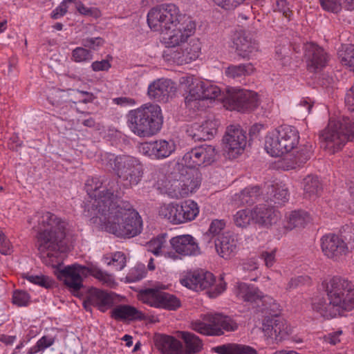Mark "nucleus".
<instances>
[{
  "label": "nucleus",
  "instance_id": "obj_1",
  "mask_svg": "<svg viewBox=\"0 0 354 354\" xmlns=\"http://www.w3.org/2000/svg\"><path fill=\"white\" fill-rule=\"evenodd\" d=\"M85 189L92 201L84 214L93 224L119 238L130 239L141 233L142 218L129 202L118 199L116 180L93 177L87 180Z\"/></svg>",
  "mask_w": 354,
  "mask_h": 354
},
{
  "label": "nucleus",
  "instance_id": "obj_2",
  "mask_svg": "<svg viewBox=\"0 0 354 354\" xmlns=\"http://www.w3.org/2000/svg\"><path fill=\"white\" fill-rule=\"evenodd\" d=\"M328 302L319 299L312 304L313 310L325 319L342 315L354 308V285L348 279L335 276L325 286Z\"/></svg>",
  "mask_w": 354,
  "mask_h": 354
},
{
  "label": "nucleus",
  "instance_id": "obj_3",
  "mask_svg": "<svg viewBox=\"0 0 354 354\" xmlns=\"http://www.w3.org/2000/svg\"><path fill=\"white\" fill-rule=\"evenodd\" d=\"M38 222L45 229L37 234V246L40 253L44 254V262L48 264V259L54 256L53 252L62 250L67 223L49 212H44Z\"/></svg>",
  "mask_w": 354,
  "mask_h": 354
},
{
  "label": "nucleus",
  "instance_id": "obj_4",
  "mask_svg": "<svg viewBox=\"0 0 354 354\" xmlns=\"http://www.w3.org/2000/svg\"><path fill=\"white\" fill-rule=\"evenodd\" d=\"M127 125L139 137H149L161 129L163 117L158 104H147L127 114Z\"/></svg>",
  "mask_w": 354,
  "mask_h": 354
},
{
  "label": "nucleus",
  "instance_id": "obj_5",
  "mask_svg": "<svg viewBox=\"0 0 354 354\" xmlns=\"http://www.w3.org/2000/svg\"><path fill=\"white\" fill-rule=\"evenodd\" d=\"M87 273L106 286H111L115 283L114 277L112 274L96 266L87 268L78 264H73L62 270H58L56 274L59 279L64 281L71 291L77 292L83 286L82 276L86 275Z\"/></svg>",
  "mask_w": 354,
  "mask_h": 354
},
{
  "label": "nucleus",
  "instance_id": "obj_6",
  "mask_svg": "<svg viewBox=\"0 0 354 354\" xmlns=\"http://www.w3.org/2000/svg\"><path fill=\"white\" fill-rule=\"evenodd\" d=\"M107 159L108 164L123 183L124 187H132L141 181L144 168L138 158L129 155L115 156L114 154H109Z\"/></svg>",
  "mask_w": 354,
  "mask_h": 354
},
{
  "label": "nucleus",
  "instance_id": "obj_7",
  "mask_svg": "<svg viewBox=\"0 0 354 354\" xmlns=\"http://www.w3.org/2000/svg\"><path fill=\"white\" fill-rule=\"evenodd\" d=\"M298 131L292 126L283 125L270 132L265 138V149L273 157L290 152L299 144Z\"/></svg>",
  "mask_w": 354,
  "mask_h": 354
},
{
  "label": "nucleus",
  "instance_id": "obj_8",
  "mask_svg": "<svg viewBox=\"0 0 354 354\" xmlns=\"http://www.w3.org/2000/svg\"><path fill=\"white\" fill-rule=\"evenodd\" d=\"M182 15L178 8L173 3H163L151 8L147 14V23L153 31L163 33L166 30L175 27Z\"/></svg>",
  "mask_w": 354,
  "mask_h": 354
},
{
  "label": "nucleus",
  "instance_id": "obj_9",
  "mask_svg": "<svg viewBox=\"0 0 354 354\" xmlns=\"http://www.w3.org/2000/svg\"><path fill=\"white\" fill-rule=\"evenodd\" d=\"M191 328L194 331L205 335H221L223 330L234 331L238 324L230 317L222 314H207L202 320L191 323Z\"/></svg>",
  "mask_w": 354,
  "mask_h": 354
},
{
  "label": "nucleus",
  "instance_id": "obj_10",
  "mask_svg": "<svg viewBox=\"0 0 354 354\" xmlns=\"http://www.w3.org/2000/svg\"><path fill=\"white\" fill-rule=\"evenodd\" d=\"M169 243L174 251L166 252L164 255L173 261L181 260L187 257H196L201 254L198 243L190 234L174 236L169 240Z\"/></svg>",
  "mask_w": 354,
  "mask_h": 354
},
{
  "label": "nucleus",
  "instance_id": "obj_11",
  "mask_svg": "<svg viewBox=\"0 0 354 354\" xmlns=\"http://www.w3.org/2000/svg\"><path fill=\"white\" fill-rule=\"evenodd\" d=\"M224 103L227 109L239 112L253 111L259 104L256 92L241 88H232L225 97Z\"/></svg>",
  "mask_w": 354,
  "mask_h": 354
},
{
  "label": "nucleus",
  "instance_id": "obj_12",
  "mask_svg": "<svg viewBox=\"0 0 354 354\" xmlns=\"http://www.w3.org/2000/svg\"><path fill=\"white\" fill-rule=\"evenodd\" d=\"M139 296L140 300L152 307L175 310L180 306V301L175 295L156 288L142 290Z\"/></svg>",
  "mask_w": 354,
  "mask_h": 354
},
{
  "label": "nucleus",
  "instance_id": "obj_13",
  "mask_svg": "<svg viewBox=\"0 0 354 354\" xmlns=\"http://www.w3.org/2000/svg\"><path fill=\"white\" fill-rule=\"evenodd\" d=\"M175 27L166 30L163 33L167 35V44L171 46L185 42L196 30V23L189 16H181Z\"/></svg>",
  "mask_w": 354,
  "mask_h": 354
},
{
  "label": "nucleus",
  "instance_id": "obj_14",
  "mask_svg": "<svg viewBox=\"0 0 354 354\" xmlns=\"http://www.w3.org/2000/svg\"><path fill=\"white\" fill-rule=\"evenodd\" d=\"M216 150L212 145H203L187 151L183 158L184 164L189 168L206 167L215 160Z\"/></svg>",
  "mask_w": 354,
  "mask_h": 354
},
{
  "label": "nucleus",
  "instance_id": "obj_15",
  "mask_svg": "<svg viewBox=\"0 0 354 354\" xmlns=\"http://www.w3.org/2000/svg\"><path fill=\"white\" fill-rule=\"evenodd\" d=\"M262 330L266 336L276 342L286 339L291 333V326L287 321L277 315L264 318Z\"/></svg>",
  "mask_w": 354,
  "mask_h": 354
},
{
  "label": "nucleus",
  "instance_id": "obj_16",
  "mask_svg": "<svg viewBox=\"0 0 354 354\" xmlns=\"http://www.w3.org/2000/svg\"><path fill=\"white\" fill-rule=\"evenodd\" d=\"M338 121H330L322 133V147L334 153L341 149L347 142Z\"/></svg>",
  "mask_w": 354,
  "mask_h": 354
},
{
  "label": "nucleus",
  "instance_id": "obj_17",
  "mask_svg": "<svg viewBox=\"0 0 354 354\" xmlns=\"http://www.w3.org/2000/svg\"><path fill=\"white\" fill-rule=\"evenodd\" d=\"M225 151L229 158H234L241 154L246 146L245 133L239 127L230 126L223 138Z\"/></svg>",
  "mask_w": 354,
  "mask_h": 354
},
{
  "label": "nucleus",
  "instance_id": "obj_18",
  "mask_svg": "<svg viewBox=\"0 0 354 354\" xmlns=\"http://www.w3.org/2000/svg\"><path fill=\"white\" fill-rule=\"evenodd\" d=\"M322 252L328 258L335 261L346 255L348 251V246L342 238L335 234H327L321 239Z\"/></svg>",
  "mask_w": 354,
  "mask_h": 354
},
{
  "label": "nucleus",
  "instance_id": "obj_19",
  "mask_svg": "<svg viewBox=\"0 0 354 354\" xmlns=\"http://www.w3.org/2000/svg\"><path fill=\"white\" fill-rule=\"evenodd\" d=\"M176 149L174 140H158L153 142L142 143L139 151L142 154L155 159L169 157Z\"/></svg>",
  "mask_w": 354,
  "mask_h": 354
},
{
  "label": "nucleus",
  "instance_id": "obj_20",
  "mask_svg": "<svg viewBox=\"0 0 354 354\" xmlns=\"http://www.w3.org/2000/svg\"><path fill=\"white\" fill-rule=\"evenodd\" d=\"M182 84L187 86V95L185 98L186 106L193 110H201L205 107L203 103V81L187 76L182 78Z\"/></svg>",
  "mask_w": 354,
  "mask_h": 354
},
{
  "label": "nucleus",
  "instance_id": "obj_21",
  "mask_svg": "<svg viewBox=\"0 0 354 354\" xmlns=\"http://www.w3.org/2000/svg\"><path fill=\"white\" fill-rule=\"evenodd\" d=\"M176 91V87L174 82L168 79L160 78L149 85L147 94L151 100L166 103L173 97Z\"/></svg>",
  "mask_w": 354,
  "mask_h": 354
},
{
  "label": "nucleus",
  "instance_id": "obj_22",
  "mask_svg": "<svg viewBox=\"0 0 354 354\" xmlns=\"http://www.w3.org/2000/svg\"><path fill=\"white\" fill-rule=\"evenodd\" d=\"M212 273L204 270H195L186 274L180 282L189 289L200 291L210 288L214 283Z\"/></svg>",
  "mask_w": 354,
  "mask_h": 354
},
{
  "label": "nucleus",
  "instance_id": "obj_23",
  "mask_svg": "<svg viewBox=\"0 0 354 354\" xmlns=\"http://www.w3.org/2000/svg\"><path fill=\"white\" fill-rule=\"evenodd\" d=\"M305 57L308 69L311 72L322 69L329 60V55L324 49L314 43L305 45Z\"/></svg>",
  "mask_w": 354,
  "mask_h": 354
},
{
  "label": "nucleus",
  "instance_id": "obj_24",
  "mask_svg": "<svg viewBox=\"0 0 354 354\" xmlns=\"http://www.w3.org/2000/svg\"><path fill=\"white\" fill-rule=\"evenodd\" d=\"M232 40L237 55L243 59H250L259 49L257 41L244 30L236 31Z\"/></svg>",
  "mask_w": 354,
  "mask_h": 354
},
{
  "label": "nucleus",
  "instance_id": "obj_25",
  "mask_svg": "<svg viewBox=\"0 0 354 354\" xmlns=\"http://www.w3.org/2000/svg\"><path fill=\"white\" fill-rule=\"evenodd\" d=\"M201 44L192 40L183 48H178L171 53V57L178 65L189 64L196 60L201 54Z\"/></svg>",
  "mask_w": 354,
  "mask_h": 354
},
{
  "label": "nucleus",
  "instance_id": "obj_26",
  "mask_svg": "<svg viewBox=\"0 0 354 354\" xmlns=\"http://www.w3.org/2000/svg\"><path fill=\"white\" fill-rule=\"evenodd\" d=\"M214 244L218 254L225 259H230L237 251V239L230 232L219 235Z\"/></svg>",
  "mask_w": 354,
  "mask_h": 354
},
{
  "label": "nucleus",
  "instance_id": "obj_27",
  "mask_svg": "<svg viewBox=\"0 0 354 354\" xmlns=\"http://www.w3.org/2000/svg\"><path fill=\"white\" fill-rule=\"evenodd\" d=\"M218 122L214 119H208L202 124L194 123L189 130V135L194 140H210L217 131Z\"/></svg>",
  "mask_w": 354,
  "mask_h": 354
},
{
  "label": "nucleus",
  "instance_id": "obj_28",
  "mask_svg": "<svg viewBox=\"0 0 354 354\" xmlns=\"http://www.w3.org/2000/svg\"><path fill=\"white\" fill-rule=\"evenodd\" d=\"M254 221L262 226L270 227L280 218V213L266 204L256 206L253 209Z\"/></svg>",
  "mask_w": 354,
  "mask_h": 354
},
{
  "label": "nucleus",
  "instance_id": "obj_29",
  "mask_svg": "<svg viewBox=\"0 0 354 354\" xmlns=\"http://www.w3.org/2000/svg\"><path fill=\"white\" fill-rule=\"evenodd\" d=\"M155 346L162 354H180L182 343L175 337L166 335L156 336Z\"/></svg>",
  "mask_w": 354,
  "mask_h": 354
},
{
  "label": "nucleus",
  "instance_id": "obj_30",
  "mask_svg": "<svg viewBox=\"0 0 354 354\" xmlns=\"http://www.w3.org/2000/svg\"><path fill=\"white\" fill-rule=\"evenodd\" d=\"M87 301L90 304L97 307L100 311L105 312L112 305L113 297L108 292L97 288H92L89 291Z\"/></svg>",
  "mask_w": 354,
  "mask_h": 354
},
{
  "label": "nucleus",
  "instance_id": "obj_31",
  "mask_svg": "<svg viewBox=\"0 0 354 354\" xmlns=\"http://www.w3.org/2000/svg\"><path fill=\"white\" fill-rule=\"evenodd\" d=\"M111 317L115 320H141L144 318L143 313L136 308L125 304L116 306L111 310Z\"/></svg>",
  "mask_w": 354,
  "mask_h": 354
},
{
  "label": "nucleus",
  "instance_id": "obj_32",
  "mask_svg": "<svg viewBox=\"0 0 354 354\" xmlns=\"http://www.w3.org/2000/svg\"><path fill=\"white\" fill-rule=\"evenodd\" d=\"M180 337L183 339L185 348L182 346L180 354H196L201 351L203 347L202 340L195 334L182 331Z\"/></svg>",
  "mask_w": 354,
  "mask_h": 354
},
{
  "label": "nucleus",
  "instance_id": "obj_33",
  "mask_svg": "<svg viewBox=\"0 0 354 354\" xmlns=\"http://www.w3.org/2000/svg\"><path fill=\"white\" fill-rule=\"evenodd\" d=\"M180 207L181 203L164 204L159 209V215L174 225L181 224L183 223V215Z\"/></svg>",
  "mask_w": 354,
  "mask_h": 354
},
{
  "label": "nucleus",
  "instance_id": "obj_34",
  "mask_svg": "<svg viewBox=\"0 0 354 354\" xmlns=\"http://www.w3.org/2000/svg\"><path fill=\"white\" fill-rule=\"evenodd\" d=\"M236 294L239 298L249 303H257L263 297V292L259 288L244 283L238 286Z\"/></svg>",
  "mask_w": 354,
  "mask_h": 354
},
{
  "label": "nucleus",
  "instance_id": "obj_35",
  "mask_svg": "<svg viewBox=\"0 0 354 354\" xmlns=\"http://www.w3.org/2000/svg\"><path fill=\"white\" fill-rule=\"evenodd\" d=\"M212 351L218 354H257L252 347L243 344L228 343L213 347Z\"/></svg>",
  "mask_w": 354,
  "mask_h": 354
},
{
  "label": "nucleus",
  "instance_id": "obj_36",
  "mask_svg": "<svg viewBox=\"0 0 354 354\" xmlns=\"http://www.w3.org/2000/svg\"><path fill=\"white\" fill-rule=\"evenodd\" d=\"M303 189L304 197L312 199L319 196L322 186L317 176L308 175L303 180Z\"/></svg>",
  "mask_w": 354,
  "mask_h": 354
},
{
  "label": "nucleus",
  "instance_id": "obj_37",
  "mask_svg": "<svg viewBox=\"0 0 354 354\" xmlns=\"http://www.w3.org/2000/svg\"><path fill=\"white\" fill-rule=\"evenodd\" d=\"M308 220L307 212L302 210L292 211L286 216L283 226L286 230H292L296 227H304Z\"/></svg>",
  "mask_w": 354,
  "mask_h": 354
},
{
  "label": "nucleus",
  "instance_id": "obj_38",
  "mask_svg": "<svg viewBox=\"0 0 354 354\" xmlns=\"http://www.w3.org/2000/svg\"><path fill=\"white\" fill-rule=\"evenodd\" d=\"M254 71L252 64H241L239 65H230L225 71V75L232 79H237L243 76L250 75Z\"/></svg>",
  "mask_w": 354,
  "mask_h": 354
},
{
  "label": "nucleus",
  "instance_id": "obj_39",
  "mask_svg": "<svg viewBox=\"0 0 354 354\" xmlns=\"http://www.w3.org/2000/svg\"><path fill=\"white\" fill-rule=\"evenodd\" d=\"M183 223L192 221L196 218L199 213L198 204L192 200H187L181 203Z\"/></svg>",
  "mask_w": 354,
  "mask_h": 354
},
{
  "label": "nucleus",
  "instance_id": "obj_40",
  "mask_svg": "<svg viewBox=\"0 0 354 354\" xmlns=\"http://www.w3.org/2000/svg\"><path fill=\"white\" fill-rule=\"evenodd\" d=\"M177 185L175 187H178V189H174V196L176 198H183L188 195L189 192H192L194 189L199 186L198 181H189L187 178V180L185 179H180L175 182Z\"/></svg>",
  "mask_w": 354,
  "mask_h": 354
},
{
  "label": "nucleus",
  "instance_id": "obj_41",
  "mask_svg": "<svg viewBox=\"0 0 354 354\" xmlns=\"http://www.w3.org/2000/svg\"><path fill=\"white\" fill-rule=\"evenodd\" d=\"M270 186L271 188L270 189V185H268V191L267 193L270 195L268 198L274 201L275 203L282 204L288 200V192L286 187L278 184L271 185Z\"/></svg>",
  "mask_w": 354,
  "mask_h": 354
},
{
  "label": "nucleus",
  "instance_id": "obj_42",
  "mask_svg": "<svg viewBox=\"0 0 354 354\" xmlns=\"http://www.w3.org/2000/svg\"><path fill=\"white\" fill-rule=\"evenodd\" d=\"M260 188L258 186L248 187L243 189L239 195L241 205H252L260 196Z\"/></svg>",
  "mask_w": 354,
  "mask_h": 354
},
{
  "label": "nucleus",
  "instance_id": "obj_43",
  "mask_svg": "<svg viewBox=\"0 0 354 354\" xmlns=\"http://www.w3.org/2000/svg\"><path fill=\"white\" fill-rule=\"evenodd\" d=\"M167 246L166 234H160L147 243V250L156 256L163 254V249Z\"/></svg>",
  "mask_w": 354,
  "mask_h": 354
},
{
  "label": "nucleus",
  "instance_id": "obj_44",
  "mask_svg": "<svg viewBox=\"0 0 354 354\" xmlns=\"http://www.w3.org/2000/svg\"><path fill=\"white\" fill-rule=\"evenodd\" d=\"M252 221L253 211L249 209H241L234 215V224L239 227H247Z\"/></svg>",
  "mask_w": 354,
  "mask_h": 354
},
{
  "label": "nucleus",
  "instance_id": "obj_45",
  "mask_svg": "<svg viewBox=\"0 0 354 354\" xmlns=\"http://www.w3.org/2000/svg\"><path fill=\"white\" fill-rule=\"evenodd\" d=\"M338 55L341 63L354 72V46H346L338 53Z\"/></svg>",
  "mask_w": 354,
  "mask_h": 354
},
{
  "label": "nucleus",
  "instance_id": "obj_46",
  "mask_svg": "<svg viewBox=\"0 0 354 354\" xmlns=\"http://www.w3.org/2000/svg\"><path fill=\"white\" fill-rule=\"evenodd\" d=\"M203 103L202 104H205V102L207 100H215L218 99L221 95V90L220 88L212 84L209 82H203Z\"/></svg>",
  "mask_w": 354,
  "mask_h": 354
},
{
  "label": "nucleus",
  "instance_id": "obj_47",
  "mask_svg": "<svg viewBox=\"0 0 354 354\" xmlns=\"http://www.w3.org/2000/svg\"><path fill=\"white\" fill-rule=\"evenodd\" d=\"M54 342V337L44 335L37 342L35 346L30 348L25 354H36L39 352L44 351L46 348L51 346Z\"/></svg>",
  "mask_w": 354,
  "mask_h": 354
},
{
  "label": "nucleus",
  "instance_id": "obj_48",
  "mask_svg": "<svg viewBox=\"0 0 354 354\" xmlns=\"http://www.w3.org/2000/svg\"><path fill=\"white\" fill-rule=\"evenodd\" d=\"M313 146L307 144L301 146L296 153L294 155L295 162L298 166L306 163L312 156Z\"/></svg>",
  "mask_w": 354,
  "mask_h": 354
},
{
  "label": "nucleus",
  "instance_id": "obj_49",
  "mask_svg": "<svg viewBox=\"0 0 354 354\" xmlns=\"http://www.w3.org/2000/svg\"><path fill=\"white\" fill-rule=\"evenodd\" d=\"M92 59V52L85 47H77L71 53V59L75 62H87Z\"/></svg>",
  "mask_w": 354,
  "mask_h": 354
},
{
  "label": "nucleus",
  "instance_id": "obj_50",
  "mask_svg": "<svg viewBox=\"0 0 354 354\" xmlns=\"http://www.w3.org/2000/svg\"><path fill=\"white\" fill-rule=\"evenodd\" d=\"M105 262L109 266H113L115 270H121L126 266V257L122 252H116L113 254L111 259L105 258Z\"/></svg>",
  "mask_w": 354,
  "mask_h": 354
},
{
  "label": "nucleus",
  "instance_id": "obj_51",
  "mask_svg": "<svg viewBox=\"0 0 354 354\" xmlns=\"http://www.w3.org/2000/svg\"><path fill=\"white\" fill-rule=\"evenodd\" d=\"M338 122L344 135L347 137V141L354 139V121L349 118L343 117Z\"/></svg>",
  "mask_w": 354,
  "mask_h": 354
},
{
  "label": "nucleus",
  "instance_id": "obj_52",
  "mask_svg": "<svg viewBox=\"0 0 354 354\" xmlns=\"http://www.w3.org/2000/svg\"><path fill=\"white\" fill-rule=\"evenodd\" d=\"M146 273L145 266L138 265L129 270L126 278L129 282H136L145 278Z\"/></svg>",
  "mask_w": 354,
  "mask_h": 354
},
{
  "label": "nucleus",
  "instance_id": "obj_53",
  "mask_svg": "<svg viewBox=\"0 0 354 354\" xmlns=\"http://www.w3.org/2000/svg\"><path fill=\"white\" fill-rule=\"evenodd\" d=\"M29 294L24 290H16L12 295V302L18 306H26L30 303Z\"/></svg>",
  "mask_w": 354,
  "mask_h": 354
},
{
  "label": "nucleus",
  "instance_id": "obj_54",
  "mask_svg": "<svg viewBox=\"0 0 354 354\" xmlns=\"http://www.w3.org/2000/svg\"><path fill=\"white\" fill-rule=\"evenodd\" d=\"M343 331L338 329L336 331L330 332L323 337V342L331 346H336L342 342Z\"/></svg>",
  "mask_w": 354,
  "mask_h": 354
},
{
  "label": "nucleus",
  "instance_id": "obj_55",
  "mask_svg": "<svg viewBox=\"0 0 354 354\" xmlns=\"http://www.w3.org/2000/svg\"><path fill=\"white\" fill-rule=\"evenodd\" d=\"M319 2L326 11L337 13L342 10V4L338 0H319Z\"/></svg>",
  "mask_w": 354,
  "mask_h": 354
},
{
  "label": "nucleus",
  "instance_id": "obj_56",
  "mask_svg": "<svg viewBox=\"0 0 354 354\" xmlns=\"http://www.w3.org/2000/svg\"><path fill=\"white\" fill-rule=\"evenodd\" d=\"M26 279L32 283L44 288H49L52 284L49 278L44 275H27Z\"/></svg>",
  "mask_w": 354,
  "mask_h": 354
},
{
  "label": "nucleus",
  "instance_id": "obj_57",
  "mask_svg": "<svg viewBox=\"0 0 354 354\" xmlns=\"http://www.w3.org/2000/svg\"><path fill=\"white\" fill-rule=\"evenodd\" d=\"M274 10L281 12L288 19H290L292 15L290 4L286 0H277Z\"/></svg>",
  "mask_w": 354,
  "mask_h": 354
},
{
  "label": "nucleus",
  "instance_id": "obj_58",
  "mask_svg": "<svg viewBox=\"0 0 354 354\" xmlns=\"http://www.w3.org/2000/svg\"><path fill=\"white\" fill-rule=\"evenodd\" d=\"M104 43V40L102 37H87L82 41V44L86 48L95 50L97 48L102 46Z\"/></svg>",
  "mask_w": 354,
  "mask_h": 354
},
{
  "label": "nucleus",
  "instance_id": "obj_59",
  "mask_svg": "<svg viewBox=\"0 0 354 354\" xmlns=\"http://www.w3.org/2000/svg\"><path fill=\"white\" fill-rule=\"evenodd\" d=\"M310 282V278L308 276H298L291 278L287 285V289H295L299 286L308 284Z\"/></svg>",
  "mask_w": 354,
  "mask_h": 354
},
{
  "label": "nucleus",
  "instance_id": "obj_60",
  "mask_svg": "<svg viewBox=\"0 0 354 354\" xmlns=\"http://www.w3.org/2000/svg\"><path fill=\"white\" fill-rule=\"evenodd\" d=\"M12 251L11 243L0 230V252L2 254H10Z\"/></svg>",
  "mask_w": 354,
  "mask_h": 354
},
{
  "label": "nucleus",
  "instance_id": "obj_61",
  "mask_svg": "<svg viewBox=\"0 0 354 354\" xmlns=\"http://www.w3.org/2000/svg\"><path fill=\"white\" fill-rule=\"evenodd\" d=\"M225 226V223L223 220L215 219L212 221L208 232L213 236L218 235V236L221 235L220 232L224 229Z\"/></svg>",
  "mask_w": 354,
  "mask_h": 354
},
{
  "label": "nucleus",
  "instance_id": "obj_62",
  "mask_svg": "<svg viewBox=\"0 0 354 354\" xmlns=\"http://www.w3.org/2000/svg\"><path fill=\"white\" fill-rule=\"evenodd\" d=\"M215 3L221 8L230 10L234 9L243 3L245 0H213Z\"/></svg>",
  "mask_w": 354,
  "mask_h": 354
},
{
  "label": "nucleus",
  "instance_id": "obj_63",
  "mask_svg": "<svg viewBox=\"0 0 354 354\" xmlns=\"http://www.w3.org/2000/svg\"><path fill=\"white\" fill-rule=\"evenodd\" d=\"M275 250L270 252L263 251L260 255L267 268H271L275 263Z\"/></svg>",
  "mask_w": 354,
  "mask_h": 354
},
{
  "label": "nucleus",
  "instance_id": "obj_64",
  "mask_svg": "<svg viewBox=\"0 0 354 354\" xmlns=\"http://www.w3.org/2000/svg\"><path fill=\"white\" fill-rule=\"evenodd\" d=\"M345 104L350 111H354V84L346 93Z\"/></svg>",
  "mask_w": 354,
  "mask_h": 354
}]
</instances>
